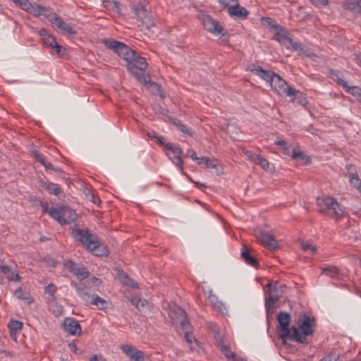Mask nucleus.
I'll use <instances>...</instances> for the list:
<instances>
[{
	"label": "nucleus",
	"instance_id": "9b49d317",
	"mask_svg": "<svg viewBox=\"0 0 361 361\" xmlns=\"http://www.w3.org/2000/svg\"><path fill=\"white\" fill-rule=\"evenodd\" d=\"M275 144L281 147L284 154L291 157L293 159L305 160L306 155L298 148L288 144L285 140H279Z\"/></svg>",
	"mask_w": 361,
	"mask_h": 361
},
{
	"label": "nucleus",
	"instance_id": "b1692460",
	"mask_svg": "<svg viewBox=\"0 0 361 361\" xmlns=\"http://www.w3.org/2000/svg\"><path fill=\"white\" fill-rule=\"evenodd\" d=\"M279 282L275 281L274 283H269L267 285L269 288V297L266 300L267 307L270 306V303L274 305L279 298L280 295L278 293Z\"/></svg>",
	"mask_w": 361,
	"mask_h": 361
},
{
	"label": "nucleus",
	"instance_id": "dca6fc26",
	"mask_svg": "<svg viewBox=\"0 0 361 361\" xmlns=\"http://www.w3.org/2000/svg\"><path fill=\"white\" fill-rule=\"evenodd\" d=\"M49 21L55 25V26L61 30L64 35H74L76 31L73 30L71 25L63 20L56 13H54V16L49 18Z\"/></svg>",
	"mask_w": 361,
	"mask_h": 361
},
{
	"label": "nucleus",
	"instance_id": "393cba45",
	"mask_svg": "<svg viewBox=\"0 0 361 361\" xmlns=\"http://www.w3.org/2000/svg\"><path fill=\"white\" fill-rule=\"evenodd\" d=\"M39 186L44 190H47L49 194L59 196L63 193L62 188L57 184L51 183L49 181H44L40 180L39 181Z\"/></svg>",
	"mask_w": 361,
	"mask_h": 361
},
{
	"label": "nucleus",
	"instance_id": "052dcab7",
	"mask_svg": "<svg viewBox=\"0 0 361 361\" xmlns=\"http://www.w3.org/2000/svg\"><path fill=\"white\" fill-rule=\"evenodd\" d=\"M189 152H190V157L193 159L200 161L199 157H197L196 152L194 150H190Z\"/></svg>",
	"mask_w": 361,
	"mask_h": 361
},
{
	"label": "nucleus",
	"instance_id": "7c9ffc66",
	"mask_svg": "<svg viewBox=\"0 0 361 361\" xmlns=\"http://www.w3.org/2000/svg\"><path fill=\"white\" fill-rule=\"evenodd\" d=\"M207 298L213 308L216 309L222 312H224V310H226L225 305L222 303V302L219 300V298L216 295H207Z\"/></svg>",
	"mask_w": 361,
	"mask_h": 361
},
{
	"label": "nucleus",
	"instance_id": "7ed1b4c3",
	"mask_svg": "<svg viewBox=\"0 0 361 361\" xmlns=\"http://www.w3.org/2000/svg\"><path fill=\"white\" fill-rule=\"evenodd\" d=\"M147 66L145 59L140 56L135 51H134V54L130 57L126 64L128 71L140 82L145 84H151L149 75L145 73ZM152 85L158 87L156 82H152Z\"/></svg>",
	"mask_w": 361,
	"mask_h": 361
},
{
	"label": "nucleus",
	"instance_id": "37998d69",
	"mask_svg": "<svg viewBox=\"0 0 361 361\" xmlns=\"http://www.w3.org/2000/svg\"><path fill=\"white\" fill-rule=\"evenodd\" d=\"M214 338L216 340V343L219 347L221 348L222 345H226L225 336L219 333H215Z\"/></svg>",
	"mask_w": 361,
	"mask_h": 361
},
{
	"label": "nucleus",
	"instance_id": "e433bc0d",
	"mask_svg": "<svg viewBox=\"0 0 361 361\" xmlns=\"http://www.w3.org/2000/svg\"><path fill=\"white\" fill-rule=\"evenodd\" d=\"M8 327L10 329L11 334L13 333L16 334L17 331H20L23 327V323L17 320H12L8 324Z\"/></svg>",
	"mask_w": 361,
	"mask_h": 361
},
{
	"label": "nucleus",
	"instance_id": "49530a36",
	"mask_svg": "<svg viewBox=\"0 0 361 361\" xmlns=\"http://www.w3.org/2000/svg\"><path fill=\"white\" fill-rule=\"evenodd\" d=\"M14 295L16 297H17L19 299L25 300H28L27 294L23 291V289L21 287H18L15 290Z\"/></svg>",
	"mask_w": 361,
	"mask_h": 361
},
{
	"label": "nucleus",
	"instance_id": "a18cd8bd",
	"mask_svg": "<svg viewBox=\"0 0 361 361\" xmlns=\"http://www.w3.org/2000/svg\"><path fill=\"white\" fill-rule=\"evenodd\" d=\"M32 156L36 161H39L42 164H43L46 161L44 155L37 150L32 151Z\"/></svg>",
	"mask_w": 361,
	"mask_h": 361
},
{
	"label": "nucleus",
	"instance_id": "bb28decb",
	"mask_svg": "<svg viewBox=\"0 0 361 361\" xmlns=\"http://www.w3.org/2000/svg\"><path fill=\"white\" fill-rule=\"evenodd\" d=\"M228 13L231 16L238 17L245 19L248 16V11L244 8L241 7L237 2L235 5L228 7Z\"/></svg>",
	"mask_w": 361,
	"mask_h": 361
},
{
	"label": "nucleus",
	"instance_id": "a211bd4d",
	"mask_svg": "<svg viewBox=\"0 0 361 361\" xmlns=\"http://www.w3.org/2000/svg\"><path fill=\"white\" fill-rule=\"evenodd\" d=\"M164 149L166 151H169L173 154V163L182 171L183 169V166L180 158L183 154V150L181 148L175 144L167 143L164 145Z\"/></svg>",
	"mask_w": 361,
	"mask_h": 361
},
{
	"label": "nucleus",
	"instance_id": "de8ad7c7",
	"mask_svg": "<svg viewBox=\"0 0 361 361\" xmlns=\"http://www.w3.org/2000/svg\"><path fill=\"white\" fill-rule=\"evenodd\" d=\"M221 353L228 360L231 359V357L233 355V352L231 351L230 347L228 345H222L221 348H219Z\"/></svg>",
	"mask_w": 361,
	"mask_h": 361
},
{
	"label": "nucleus",
	"instance_id": "338daca9",
	"mask_svg": "<svg viewBox=\"0 0 361 361\" xmlns=\"http://www.w3.org/2000/svg\"><path fill=\"white\" fill-rule=\"evenodd\" d=\"M195 184L196 185V186L197 188H199L200 189H203V188H205V185L203 184V183H197V182H195Z\"/></svg>",
	"mask_w": 361,
	"mask_h": 361
},
{
	"label": "nucleus",
	"instance_id": "774afa93",
	"mask_svg": "<svg viewBox=\"0 0 361 361\" xmlns=\"http://www.w3.org/2000/svg\"><path fill=\"white\" fill-rule=\"evenodd\" d=\"M356 59H357V63L361 67V56H357Z\"/></svg>",
	"mask_w": 361,
	"mask_h": 361
},
{
	"label": "nucleus",
	"instance_id": "cd10ccee",
	"mask_svg": "<svg viewBox=\"0 0 361 361\" xmlns=\"http://www.w3.org/2000/svg\"><path fill=\"white\" fill-rule=\"evenodd\" d=\"M343 7L345 10L361 16V0H346Z\"/></svg>",
	"mask_w": 361,
	"mask_h": 361
},
{
	"label": "nucleus",
	"instance_id": "09e8293b",
	"mask_svg": "<svg viewBox=\"0 0 361 361\" xmlns=\"http://www.w3.org/2000/svg\"><path fill=\"white\" fill-rule=\"evenodd\" d=\"M56 287L51 283L45 287L44 291L46 293L51 296L53 300H55L54 293H56Z\"/></svg>",
	"mask_w": 361,
	"mask_h": 361
},
{
	"label": "nucleus",
	"instance_id": "2eb2a0df",
	"mask_svg": "<svg viewBox=\"0 0 361 361\" xmlns=\"http://www.w3.org/2000/svg\"><path fill=\"white\" fill-rule=\"evenodd\" d=\"M269 84L271 88L279 95H286L288 89L292 88L287 85L286 82L279 75L276 73L274 74V76H273Z\"/></svg>",
	"mask_w": 361,
	"mask_h": 361
},
{
	"label": "nucleus",
	"instance_id": "0eeeda50",
	"mask_svg": "<svg viewBox=\"0 0 361 361\" xmlns=\"http://www.w3.org/2000/svg\"><path fill=\"white\" fill-rule=\"evenodd\" d=\"M102 43L126 62L134 54V51L128 45L111 38H104Z\"/></svg>",
	"mask_w": 361,
	"mask_h": 361
},
{
	"label": "nucleus",
	"instance_id": "4be33fe9",
	"mask_svg": "<svg viewBox=\"0 0 361 361\" xmlns=\"http://www.w3.org/2000/svg\"><path fill=\"white\" fill-rule=\"evenodd\" d=\"M247 70L269 83H270L273 76H274L275 74V73L271 71H266L260 66H256L255 65L249 66Z\"/></svg>",
	"mask_w": 361,
	"mask_h": 361
},
{
	"label": "nucleus",
	"instance_id": "20e7f679",
	"mask_svg": "<svg viewBox=\"0 0 361 361\" xmlns=\"http://www.w3.org/2000/svg\"><path fill=\"white\" fill-rule=\"evenodd\" d=\"M317 205L319 212L333 219H341L346 214L344 207L330 196L317 197Z\"/></svg>",
	"mask_w": 361,
	"mask_h": 361
},
{
	"label": "nucleus",
	"instance_id": "6e6552de",
	"mask_svg": "<svg viewBox=\"0 0 361 361\" xmlns=\"http://www.w3.org/2000/svg\"><path fill=\"white\" fill-rule=\"evenodd\" d=\"M200 19L201 20L204 27L207 31L216 35H221L223 37L222 40L225 42L228 41V37L222 33L224 29L219 21L216 20L211 16L204 14L202 15L200 17Z\"/></svg>",
	"mask_w": 361,
	"mask_h": 361
},
{
	"label": "nucleus",
	"instance_id": "f8f14e48",
	"mask_svg": "<svg viewBox=\"0 0 361 361\" xmlns=\"http://www.w3.org/2000/svg\"><path fill=\"white\" fill-rule=\"evenodd\" d=\"M123 353L133 361H151L147 355L135 346L125 344L121 346Z\"/></svg>",
	"mask_w": 361,
	"mask_h": 361
},
{
	"label": "nucleus",
	"instance_id": "4d7b16f0",
	"mask_svg": "<svg viewBox=\"0 0 361 361\" xmlns=\"http://www.w3.org/2000/svg\"><path fill=\"white\" fill-rule=\"evenodd\" d=\"M219 3L226 7H230L229 5L233 3H237L238 0H219Z\"/></svg>",
	"mask_w": 361,
	"mask_h": 361
},
{
	"label": "nucleus",
	"instance_id": "0e129e2a",
	"mask_svg": "<svg viewBox=\"0 0 361 361\" xmlns=\"http://www.w3.org/2000/svg\"><path fill=\"white\" fill-rule=\"evenodd\" d=\"M177 313L180 318L185 317V312L183 309L177 307Z\"/></svg>",
	"mask_w": 361,
	"mask_h": 361
},
{
	"label": "nucleus",
	"instance_id": "39448f33",
	"mask_svg": "<svg viewBox=\"0 0 361 361\" xmlns=\"http://www.w3.org/2000/svg\"><path fill=\"white\" fill-rule=\"evenodd\" d=\"M272 39L277 41L281 46L287 49L303 54L305 56H310L309 49L302 43L293 41L286 28H280V30L275 33Z\"/></svg>",
	"mask_w": 361,
	"mask_h": 361
},
{
	"label": "nucleus",
	"instance_id": "69168bd1",
	"mask_svg": "<svg viewBox=\"0 0 361 361\" xmlns=\"http://www.w3.org/2000/svg\"><path fill=\"white\" fill-rule=\"evenodd\" d=\"M90 361H106V360L104 359H103L102 357H99L97 355H94L90 358Z\"/></svg>",
	"mask_w": 361,
	"mask_h": 361
},
{
	"label": "nucleus",
	"instance_id": "4468645a",
	"mask_svg": "<svg viewBox=\"0 0 361 361\" xmlns=\"http://www.w3.org/2000/svg\"><path fill=\"white\" fill-rule=\"evenodd\" d=\"M4 277L10 281H18L20 279L19 274L11 267L0 262V284L3 283Z\"/></svg>",
	"mask_w": 361,
	"mask_h": 361
},
{
	"label": "nucleus",
	"instance_id": "2f4dec72",
	"mask_svg": "<svg viewBox=\"0 0 361 361\" xmlns=\"http://www.w3.org/2000/svg\"><path fill=\"white\" fill-rule=\"evenodd\" d=\"M262 22L270 30H275L276 32H278L280 30V28H283V27L277 24L275 20H272L270 18H262Z\"/></svg>",
	"mask_w": 361,
	"mask_h": 361
},
{
	"label": "nucleus",
	"instance_id": "f257e3e1",
	"mask_svg": "<svg viewBox=\"0 0 361 361\" xmlns=\"http://www.w3.org/2000/svg\"><path fill=\"white\" fill-rule=\"evenodd\" d=\"M72 235L76 240L85 245L96 256L108 255L109 251L106 246L100 243L97 237L92 235L88 230L73 229Z\"/></svg>",
	"mask_w": 361,
	"mask_h": 361
},
{
	"label": "nucleus",
	"instance_id": "5701e85b",
	"mask_svg": "<svg viewBox=\"0 0 361 361\" xmlns=\"http://www.w3.org/2000/svg\"><path fill=\"white\" fill-rule=\"evenodd\" d=\"M286 96L291 97V102L302 106H306L308 102L304 94L295 88L288 89Z\"/></svg>",
	"mask_w": 361,
	"mask_h": 361
},
{
	"label": "nucleus",
	"instance_id": "680f3d73",
	"mask_svg": "<svg viewBox=\"0 0 361 361\" xmlns=\"http://www.w3.org/2000/svg\"><path fill=\"white\" fill-rule=\"evenodd\" d=\"M180 325L183 329H185L189 325V322L186 319H183L180 321Z\"/></svg>",
	"mask_w": 361,
	"mask_h": 361
},
{
	"label": "nucleus",
	"instance_id": "1a4fd4ad",
	"mask_svg": "<svg viewBox=\"0 0 361 361\" xmlns=\"http://www.w3.org/2000/svg\"><path fill=\"white\" fill-rule=\"evenodd\" d=\"M148 8V4L146 1H145L143 4L133 5L132 9L136 18L141 22L142 25L147 30H149L154 25V23L152 21L149 16Z\"/></svg>",
	"mask_w": 361,
	"mask_h": 361
},
{
	"label": "nucleus",
	"instance_id": "603ef678",
	"mask_svg": "<svg viewBox=\"0 0 361 361\" xmlns=\"http://www.w3.org/2000/svg\"><path fill=\"white\" fill-rule=\"evenodd\" d=\"M52 48H54L56 52L59 55H62L65 53V49L63 48L61 45H59L57 42L54 44V46Z\"/></svg>",
	"mask_w": 361,
	"mask_h": 361
},
{
	"label": "nucleus",
	"instance_id": "f704fd0d",
	"mask_svg": "<svg viewBox=\"0 0 361 361\" xmlns=\"http://www.w3.org/2000/svg\"><path fill=\"white\" fill-rule=\"evenodd\" d=\"M322 274L329 277L335 278L339 274L338 269L334 266H328L322 268Z\"/></svg>",
	"mask_w": 361,
	"mask_h": 361
},
{
	"label": "nucleus",
	"instance_id": "c9c22d12",
	"mask_svg": "<svg viewBox=\"0 0 361 361\" xmlns=\"http://www.w3.org/2000/svg\"><path fill=\"white\" fill-rule=\"evenodd\" d=\"M119 280L120 281L126 285L130 287H137V283L135 282L133 280H132L126 274L121 273L119 275Z\"/></svg>",
	"mask_w": 361,
	"mask_h": 361
},
{
	"label": "nucleus",
	"instance_id": "58836bf2",
	"mask_svg": "<svg viewBox=\"0 0 361 361\" xmlns=\"http://www.w3.org/2000/svg\"><path fill=\"white\" fill-rule=\"evenodd\" d=\"M345 90L353 95L361 102V89L356 86L350 87L347 85L345 87Z\"/></svg>",
	"mask_w": 361,
	"mask_h": 361
},
{
	"label": "nucleus",
	"instance_id": "473e14b6",
	"mask_svg": "<svg viewBox=\"0 0 361 361\" xmlns=\"http://www.w3.org/2000/svg\"><path fill=\"white\" fill-rule=\"evenodd\" d=\"M90 305H96L99 310H104L107 307L108 303L104 299L94 295L90 301Z\"/></svg>",
	"mask_w": 361,
	"mask_h": 361
},
{
	"label": "nucleus",
	"instance_id": "5fc2aeb1",
	"mask_svg": "<svg viewBox=\"0 0 361 361\" xmlns=\"http://www.w3.org/2000/svg\"><path fill=\"white\" fill-rule=\"evenodd\" d=\"M87 197L89 199L90 201L92 202L93 203H96L98 198L94 195V194L92 191H89L86 194Z\"/></svg>",
	"mask_w": 361,
	"mask_h": 361
},
{
	"label": "nucleus",
	"instance_id": "e2e57ef3",
	"mask_svg": "<svg viewBox=\"0 0 361 361\" xmlns=\"http://www.w3.org/2000/svg\"><path fill=\"white\" fill-rule=\"evenodd\" d=\"M44 168L47 170V169H50V170H52L54 169V166L51 164V163L50 162H47V161H44V163H43L42 164Z\"/></svg>",
	"mask_w": 361,
	"mask_h": 361
},
{
	"label": "nucleus",
	"instance_id": "72a5a7b5",
	"mask_svg": "<svg viewBox=\"0 0 361 361\" xmlns=\"http://www.w3.org/2000/svg\"><path fill=\"white\" fill-rule=\"evenodd\" d=\"M256 164L259 165L264 171L271 173L274 171V166L271 165L267 159L262 157H259Z\"/></svg>",
	"mask_w": 361,
	"mask_h": 361
},
{
	"label": "nucleus",
	"instance_id": "f3484780",
	"mask_svg": "<svg viewBox=\"0 0 361 361\" xmlns=\"http://www.w3.org/2000/svg\"><path fill=\"white\" fill-rule=\"evenodd\" d=\"M65 266L69 271L76 275L80 280L89 276L88 271L82 264H78L71 260H68L65 263Z\"/></svg>",
	"mask_w": 361,
	"mask_h": 361
},
{
	"label": "nucleus",
	"instance_id": "ea45409f",
	"mask_svg": "<svg viewBox=\"0 0 361 361\" xmlns=\"http://www.w3.org/2000/svg\"><path fill=\"white\" fill-rule=\"evenodd\" d=\"M204 162L207 167L208 168H216L217 166L218 162L216 159H210L207 157H201L200 159V161H198L199 164Z\"/></svg>",
	"mask_w": 361,
	"mask_h": 361
},
{
	"label": "nucleus",
	"instance_id": "4c0bfd02",
	"mask_svg": "<svg viewBox=\"0 0 361 361\" xmlns=\"http://www.w3.org/2000/svg\"><path fill=\"white\" fill-rule=\"evenodd\" d=\"M173 125L184 134H187L190 136L192 135V130L179 120L173 121Z\"/></svg>",
	"mask_w": 361,
	"mask_h": 361
},
{
	"label": "nucleus",
	"instance_id": "f03ea898",
	"mask_svg": "<svg viewBox=\"0 0 361 361\" xmlns=\"http://www.w3.org/2000/svg\"><path fill=\"white\" fill-rule=\"evenodd\" d=\"M298 327L292 326L290 341L307 343V337L313 334L316 326L315 319L304 314L298 320Z\"/></svg>",
	"mask_w": 361,
	"mask_h": 361
},
{
	"label": "nucleus",
	"instance_id": "bf43d9fd",
	"mask_svg": "<svg viewBox=\"0 0 361 361\" xmlns=\"http://www.w3.org/2000/svg\"><path fill=\"white\" fill-rule=\"evenodd\" d=\"M232 361H245V360L238 355L237 354L233 353V355L231 357V359Z\"/></svg>",
	"mask_w": 361,
	"mask_h": 361
},
{
	"label": "nucleus",
	"instance_id": "864d4df0",
	"mask_svg": "<svg viewBox=\"0 0 361 361\" xmlns=\"http://www.w3.org/2000/svg\"><path fill=\"white\" fill-rule=\"evenodd\" d=\"M112 10L116 12V13H121V9H120V3L117 1H112Z\"/></svg>",
	"mask_w": 361,
	"mask_h": 361
},
{
	"label": "nucleus",
	"instance_id": "9d476101",
	"mask_svg": "<svg viewBox=\"0 0 361 361\" xmlns=\"http://www.w3.org/2000/svg\"><path fill=\"white\" fill-rule=\"evenodd\" d=\"M277 320L279 324V336L282 340H290L292 327L289 328L290 317L285 312H280L277 315Z\"/></svg>",
	"mask_w": 361,
	"mask_h": 361
},
{
	"label": "nucleus",
	"instance_id": "aec40b11",
	"mask_svg": "<svg viewBox=\"0 0 361 361\" xmlns=\"http://www.w3.org/2000/svg\"><path fill=\"white\" fill-rule=\"evenodd\" d=\"M257 238L264 245L269 249L275 250L278 247L277 240L269 233L260 231L257 234Z\"/></svg>",
	"mask_w": 361,
	"mask_h": 361
},
{
	"label": "nucleus",
	"instance_id": "a19ab883",
	"mask_svg": "<svg viewBox=\"0 0 361 361\" xmlns=\"http://www.w3.org/2000/svg\"><path fill=\"white\" fill-rule=\"evenodd\" d=\"M331 78L334 80H336V82L338 85H341L343 88L347 87L346 82L341 77H340V74H339L338 72H337V71H332L331 73Z\"/></svg>",
	"mask_w": 361,
	"mask_h": 361
},
{
	"label": "nucleus",
	"instance_id": "13d9d810",
	"mask_svg": "<svg viewBox=\"0 0 361 361\" xmlns=\"http://www.w3.org/2000/svg\"><path fill=\"white\" fill-rule=\"evenodd\" d=\"M185 339H186L187 342L189 344L192 343V340H194L196 342V339L193 337L192 334H189L188 331L185 332Z\"/></svg>",
	"mask_w": 361,
	"mask_h": 361
},
{
	"label": "nucleus",
	"instance_id": "c756f323",
	"mask_svg": "<svg viewBox=\"0 0 361 361\" xmlns=\"http://www.w3.org/2000/svg\"><path fill=\"white\" fill-rule=\"evenodd\" d=\"M131 304L135 306L138 310H141L142 309H144L147 305V302L146 300L140 298L139 296H135L129 298L128 296H126Z\"/></svg>",
	"mask_w": 361,
	"mask_h": 361
},
{
	"label": "nucleus",
	"instance_id": "412c9836",
	"mask_svg": "<svg viewBox=\"0 0 361 361\" xmlns=\"http://www.w3.org/2000/svg\"><path fill=\"white\" fill-rule=\"evenodd\" d=\"M71 285L75 286L80 298L86 303L90 304V301L94 295L91 294L90 289L83 283H71Z\"/></svg>",
	"mask_w": 361,
	"mask_h": 361
},
{
	"label": "nucleus",
	"instance_id": "6ab92c4d",
	"mask_svg": "<svg viewBox=\"0 0 361 361\" xmlns=\"http://www.w3.org/2000/svg\"><path fill=\"white\" fill-rule=\"evenodd\" d=\"M65 330L72 335H80L82 329L79 322L74 318L67 317L63 322Z\"/></svg>",
	"mask_w": 361,
	"mask_h": 361
},
{
	"label": "nucleus",
	"instance_id": "c03bdc74",
	"mask_svg": "<svg viewBox=\"0 0 361 361\" xmlns=\"http://www.w3.org/2000/svg\"><path fill=\"white\" fill-rule=\"evenodd\" d=\"M301 247L305 251H310L311 254H314L317 251V247L314 245H312L309 242H302Z\"/></svg>",
	"mask_w": 361,
	"mask_h": 361
},
{
	"label": "nucleus",
	"instance_id": "a878e982",
	"mask_svg": "<svg viewBox=\"0 0 361 361\" xmlns=\"http://www.w3.org/2000/svg\"><path fill=\"white\" fill-rule=\"evenodd\" d=\"M240 255L246 264L253 267H257L259 265L257 260L251 254L250 249L245 245H243Z\"/></svg>",
	"mask_w": 361,
	"mask_h": 361
},
{
	"label": "nucleus",
	"instance_id": "423d86ee",
	"mask_svg": "<svg viewBox=\"0 0 361 361\" xmlns=\"http://www.w3.org/2000/svg\"><path fill=\"white\" fill-rule=\"evenodd\" d=\"M42 209L52 219L57 221L61 225L71 224L75 220L76 213L68 207H61L59 209L55 207L49 208L46 203L42 205Z\"/></svg>",
	"mask_w": 361,
	"mask_h": 361
},
{
	"label": "nucleus",
	"instance_id": "3c124183",
	"mask_svg": "<svg viewBox=\"0 0 361 361\" xmlns=\"http://www.w3.org/2000/svg\"><path fill=\"white\" fill-rule=\"evenodd\" d=\"M338 355L334 353H329L326 356L324 357L320 361H337Z\"/></svg>",
	"mask_w": 361,
	"mask_h": 361
},
{
	"label": "nucleus",
	"instance_id": "ddd939ff",
	"mask_svg": "<svg viewBox=\"0 0 361 361\" xmlns=\"http://www.w3.org/2000/svg\"><path fill=\"white\" fill-rule=\"evenodd\" d=\"M25 11L31 13L34 16L39 17L43 16L45 18L49 20V18L54 16V11L51 8L46 6L39 5L36 3H30V6Z\"/></svg>",
	"mask_w": 361,
	"mask_h": 361
},
{
	"label": "nucleus",
	"instance_id": "8fccbe9b",
	"mask_svg": "<svg viewBox=\"0 0 361 361\" xmlns=\"http://www.w3.org/2000/svg\"><path fill=\"white\" fill-rule=\"evenodd\" d=\"M13 2L18 5L24 11L27 9V7L30 6V2L28 0H13Z\"/></svg>",
	"mask_w": 361,
	"mask_h": 361
},
{
	"label": "nucleus",
	"instance_id": "6e6d98bb",
	"mask_svg": "<svg viewBox=\"0 0 361 361\" xmlns=\"http://www.w3.org/2000/svg\"><path fill=\"white\" fill-rule=\"evenodd\" d=\"M313 4L316 6H326L328 4V0H310Z\"/></svg>",
	"mask_w": 361,
	"mask_h": 361
},
{
	"label": "nucleus",
	"instance_id": "79ce46f5",
	"mask_svg": "<svg viewBox=\"0 0 361 361\" xmlns=\"http://www.w3.org/2000/svg\"><path fill=\"white\" fill-rule=\"evenodd\" d=\"M243 152L250 161L256 164L257 161H258L260 157L259 155L254 153L252 151L247 149H243Z\"/></svg>",
	"mask_w": 361,
	"mask_h": 361
},
{
	"label": "nucleus",
	"instance_id": "c85d7f7f",
	"mask_svg": "<svg viewBox=\"0 0 361 361\" xmlns=\"http://www.w3.org/2000/svg\"><path fill=\"white\" fill-rule=\"evenodd\" d=\"M39 35H40L44 44L48 47L52 48L57 42L54 37L49 34L45 29H41L39 31Z\"/></svg>",
	"mask_w": 361,
	"mask_h": 361
}]
</instances>
